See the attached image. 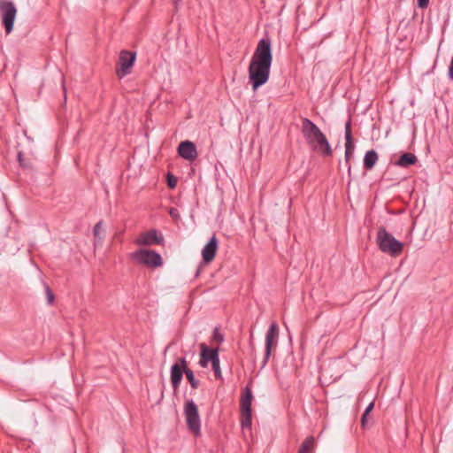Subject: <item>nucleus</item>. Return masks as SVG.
I'll use <instances>...</instances> for the list:
<instances>
[{"mask_svg": "<svg viewBox=\"0 0 453 453\" xmlns=\"http://www.w3.org/2000/svg\"><path fill=\"white\" fill-rule=\"evenodd\" d=\"M315 445V439L313 436H308L300 445L297 453H311Z\"/></svg>", "mask_w": 453, "mask_h": 453, "instance_id": "a211bd4d", "label": "nucleus"}, {"mask_svg": "<svg viewBox=\"0 0 453 453\" xmlns=\"http://www.w3.org/2000/svg\"><path fill=\"white\" fill-rule=\"evenodd\" d=\"M212 340L218 342H222L224 341L223 334L219 331L217 327L213 330Z\"/></svg>", "mask_w": 453, "mask_h": 453, "instance_id": "bb28decb", "label": "nucleus"}, {"mask_svg": "<svg viewBox=\"0 0 453 453\" xmlns=\"http://www.w3.org/2000/svg\"><path fill=\"white\" fill-rule=\"evenodd\" d=\"M168 212L173 219L178 220L180 219V213L176 208L171 207Z\"/></svg>", "mask_w": 453, "mask_h": 453, "instance_id": "cd10ccee", "label": "nucleus"}, {"mask_svg": "<svg viewBox=\"0 0 453 453\" xmlns=\"http://www.w3.org/2000/svg\"><path fill=\"white\" fill-rule=\"evenodd\" d=\"M355 150V145L353 141H349L345 142V161L349 163L350 157L353 155Z\"/></svg>", "mask_w": 453, "mask_h": 453, "instance_id": "aec40b11", "label": "nucleus"}, {"mask_svg": "<svg viewBox=\"0 0 453 453\" xmlns=\"http://www.w3.org/2000/svg\"><path fill=\"white\" fill-rule=\"evenodd\" d=\"M184 416L189 431L196 436L201 434V419L198 407L193 400H188L184 405Z\"/></svg>", "mask_w": 453, "mask_h": 453, "instance_id": "7ed1b4c3", "label": "nucleus"}, {"mask_svg": "<svg viewBox=\"0 0 453 453\" xmlns=\"http://www.w3.org/2000/svg\"><path fill=\"white\" fill-rule=\"evenodd\" d=\"M218 250V239L215 235L211 236L209 242L204 245L202 250L203 261L205 264L211 263L215 256Z\"/></svg>", "mask_w": 453, "mask_h": 453, "instance_id": "f8f14e48", "label": "nucleus"}, {"mask_svg": "<svg viewBox=\"0 0 453 453\" xmlns=\"http://www.w3.org/2000/svg\"><path fill=\"white\" fill-rule=\"evenodd\" d=\"M417 2L418 8L421 9L426 8L429 4V0H417Z\"/></svg>", "mask_w": 453, "mask_h": 453, "instance_id": "c756f323", "label": "nucleus"}, {"mask_svg": "<svg viewBox=\"0 0 453 453\" xmlns=\"http://www.w3.org/2000/svg\"><path fill=\"white\" fill-rule=\"evenodd\" d=\"M165 238L163 234L157 229H150L147 232L142 233L136 239L137 245L150 246V245H163Z\"/></svg>", "mask_w": 453, "mask_h": 453, "instance_id": "1a4fd4ad", "label": "nucleus"}, {"mask_svg": "<svg viewBox=\"0 0 453 453\" xmlns=\"http://www.w3.org/2000/svg\"><path fill=\"white\" fill-rule=\"evenodd\" d=\"M166 181H167V185L170 188H174L177 185L178 180L172 173H167Z\"/></svg>", "mask_w": 453, "mask_h": 453, "instance_id": "4be33fe9", "label": "nucleus"}, {"mask_svg": "<svg viewBox=\"0 0 453 453\" xmlns=\"http://www.w3.org/2000/svg\"><path fill=\"white\" fill-rule=\"evenodd\" d=\"M200 348L201 357L199 364L202 367L205 368L208 366L210 362L212 364L213 362L219 359V351L217 349L209 348L205 343H201Z\"/></svg>", "mask_w": 453, "mask_h": 453, "instance_id": "9b49d317", "label": "nucleus"}, {"mask_svg": "<svg viewBox=\"0 0 453 453\" xmlns=\"http://www.w3.org/2000/svg\"><path fill=\"white\" fill-rule=\"evenodd\" d=\"M278 337H279V326H278L277 323L273 322L269 326V328L265 334V356H264V359L262 362L261 369H263L266 365V364L272 355V349L277 344Z\"/></svg>", "mask_w": 453, "mask_h": 453, "instance_id": "6e6552de", "label": "nucleus"}, {"mask_svg": "<svg viewBox=\"0 0 453 453\" xmlns=\"http://www.w3.org/2000/svg\"><path fill=\"white\" fill-rule=\"evenodd\" d=\"M377 242L380 250L382 252L388 253L391 256H398L403 249V244L396 240L384 227H380L377 234Z\"/></svg>", "mask_w": 453, "mask_h": 453, "instance_id": "f03ea898", "label": "nucleus"}, {"mask_svg": "<svg viewBox=\"0 0 453 453\" xmlns=\"http://www.w3.org/2000/svg\"><path fill=\"white\" fill-rule=\"evenodd\" d=\"M253 399L252 392L249 387H246L242 392L241 399L242 411H251V402Z\"/></svg>", "mask_w": 453, "mask_h": 453, "instance_id": "dca6fc26", "label": "nucleus"}, {"mask_svg": "<svg viewBox=\"0 0 453 453\" xmlns=\"http://www.w3.org/2000/svg\"><path fill=\"white\" fill-rule=\"evenodd\" d=\"M345 140H346V142L353 141V137H352V134H351V123H350V120H349L345 124Z\"/></svg>", "mask_w": 453, "mask_h": 453, "instance_id": "5701e85b", "label": "nucleus"}, {"mask_svg": "<svg viewBox=\"0 0 453 453\" xmlns=\"http://www.w3.org/2000/svg\"><path fill=\"white\" fill-rule=\"evenodd\" d=\"M0 12L2 15V23L8 35L13 30L14 21L17 15V9L13 2L1 0Z\"/></svg>", "mask_w": 453, "mask_h": 453, "instance_id": "423d86ee", "label": "nucleus"}, {"mask_svg": "<svg viewBox=\"0 0 453 453\" xmlns=\"http://www.w3.org/2000/svg\"><path fill=\"white\" fill-rule=\"evenodd\" d=\"M174 365H179L182 369L183 371H187V370H190L189 368H188L187 366V361H186V358L185 357H180L178 359V362L175 363Z\"/></svg>", "mask_w": 453, "mask_h": 453, "instance_id": "c85d7f7f", "label": "nucleus"}, {"mask_svg": "<svg viewBox=\"0 0 453 453\" xmlns=\"http://www.w3.org/2000/svg\"><path fill=\"white\" fill-rule=\"evenodd\" d=\"M302 131L307 143L324 156H330L332 149L326 135L311 119H303Z\"/></svg>", "mask_w": 453, "mask_h": 453, "instance_id": "f257e3e1", "label": "nucleus"}, {"mask_svg": "<svg viewBox=\"0 0 453 453\" xmlns=\"http://www.w3.org/2000/svg\"><path fill=\"white\" fill-rule=\"evenodd\" d=\"M18 159L22 166H26V165L23 163V154L20 151L18 153Z\"/></svg>", "mask_w": 453, "mask_h": 453, "instance_id": "473e14b6", "label": "nucleus"}, {"mask_svg": "<svg viewBox=\"0 0 453 453\" xmlns=\"http://www.w3.org/2000/svg\"><path fill=\"white\" fill-rule=\"evenodd\" d=\"M369 414L368 413H365L364 412L363 415H362V418H361V424H362V426H365V423H366V420H367V416Z\"/></svg>", "mask_w": 453, "mask_h": 453, "instance_id": "2f4dec72", "label": "nucleus"}, {"mask_svg": "<svg viewBox=\"0 0 453 453\" xmlns=\"http://www.w3.org/2000/svg\"><path fill=\"white\" fill-rule=\"evenodd\" d=\"M417 161H418V158L414 154L410 153V152H405L399 157V158L395 162V165L397 166L406 168V167L415 165L417 163Z\"/></svg>", "mask_w": 453, "mask_h": 453, "instance_id": "2eb2a0df", "label": "nucleus"}, {"mask_svg": "<svg viewBox=\"0 0 453 453\" xmlns=\"http://www.w3.org/2000/svg\"><path fill=\"white\" fill-rule=\"evenodd\" d=\"M270 68L271 66L269 65L250 63L249 79L254 91L268 81L270 77Z\"/></svg>", "mask_w": 453, "mask_h": 453, "instance_id": "39448f33", "label": "nucleus"}, {"mask_svg": "<svg viewBox=\"0 0 453 453\" xmlns=\"http://www.w3.org/2000/svg\"><path fill=\"white\" fill-rule=\"evenodd\" d=\"M242 426L243 427H250L252 422V413L251 411H242Z\"/></svg>", "mask_w": 453, "mask_h": 453, "instance_id": "412c9836", "label": "nucleus"}, {"mask_svg": "<svg viewBox=\"0 0 453 453\" xmlns=\"http://www.w3.org/2000/svg\"><path fill=\"white\" fill-rule=\"evenodd\" d=\"M378 161V154L374 150H368L364 157V167L371 170L374 167Z\"/></svg>", "mask_w": 453, "mask_h": 453, "instance_id": "f3484780", "label": "nucleus"}, {"mask_svg": "<svg viewBox=\"0 0 453 453\" xmlns=\"http://www.w3.org/2000/svg\"><path fill=\"white\" fill-rule=\"evenodd\" d=\"M102 227H103V221H99L95 225L94 229H93L94 236L96 238H98L100 241L103 240V238L100 236V231L102 230Z\"/></svg>", "mask_w": 453, "mask_h": 453, "instance_id": "393cba45", "label": "nucleus"}, {"mask_svg": "<svg viewBox=\"0 0 453 453\" xmlns=\"http://www.w3.org/2000/svg\"><path fill=\"white\" fill-rule=\"evenodd\" d=\"M170 373L172 386L176 390L180 385L184 371L179 365H173Z\"/></svg>", "mask_w": 453, "mask_h": 453, "instance_id": "4468645a", "label": "nucleus"}, {"mask_svg": "<svg viewBox=\"0 0 453 453\" xmlns=\"http://www.w3.org/2000/svg\"><path fill=\"white\" fill-rule=\"evenodd\" d=\"M373 408H374V403H373V402H372V403H370L368 404V406L365 408V411H364V412H365V413H368V414H369V413L372 411V409H373Z\"/></svg>", "mask_w": 453, "mask_h": 453, "instance_id": "7c9ffc66", "label": "nucleus"}, {"mask_svg": "<svg viewBox=\"0 0 453 453\" xmlns=\"http://www.w3.org/2000/svg\"><path fill=\"white\" fill-rule=\"evenodd\" d=\"M219 362H220V360L219 359L211 364L212 370L214 372V375L217 379L221 378V371H220Z\"/></svg>", "mask_w": 453, "mask_h": 453, "instance_id": "b1692460", "label": "nucleus"}, {"mask_svg": "<svg viewBox=\"0 0 453 453\" xmlns=\"http://www.w3.org/2000/svg\"><path fill=\"white\" fill-rule=\"evenodd\" d=\"M132 257L138 263L150 267H158L163 264L160 254L152 250L140 249L132 254Z\"/></svg>", "mask_w": 453, "mask_h": 453, "instance_id": "0eeeda50", "label": "nucleus"}, {"mask_svg": "<svg viewBox=\"0 0 453 453\" xmlns=\"http://www.w3.org/2000/svg\"><path fill=\"white\" fill-rule=\"evenodd\" d=\"M45 294L48 304H52L55 299V296L48 285H45Z\"/></svg>", "mask_w": 453, "mask_h": 453, "instance_id": "a878e982", "label": "nucleus"}, {"mask_svg": "<svg viewBox=\"0 0 453 453\" xmlns=\"http://www.w3.org/2000/svg\"><path fill=\"white\" fill-rule=\"evenodd\" d=\"M136 59V52L122 50L119 55L118 74L121 78L127 75L131 72V68L134 65Z\"/></svg>", "mask_w": 453, "mask_h": 453, "instance_id": "9d476101", "label": "nucleus"}, {"mask_svg": "<svg viewBox=\"0 0 453 453\" xmlns=\"http://www.w3.org/2000/svg\"><path fill=\"white\" fill-rule=\"evenodd\" d=\"M273 54L272 44L269 38L259 40L257 49L250 59V64L272 65Z\"/></svg>", "mask_w": 453, "mask_h": 453, "instance_id": "20e7f679", "label": "nucleus"}, {"mask_svg": "<svg viewBox=\"0 0 453 453\" xmlns=\"http://www.w3.org/2000/svg\"><path fill=\"white\" fill-rule=\"evenodd\" d=\"M184 373H185L186 378L188 380L190 386L192 387V388L197 389L198 387L200 386V381L196 379L193 371L192 370H187V371H185Z\"/></svg>", "mask_w": 453, "mask_h": 453, "instance_id": "6ab92c4d", "label": "nucleus"}, {"mask_svg": "<svg viewBox=\"0 0 453 453\" xmlns=\"http://www.w3.org/2000/svg\"><path fill=\"white\" fill-rule=\"evenodd\" d=\"M178 154L186 160H193L197 156L196 145L190 141H183L178 146Z\"/></svg>", "mask_w": 453, "mask_h": 453, "instance_id": "ddd939ff", "label": "nucleus"}, {"mask_svg": "<svg viewBox=\"0 0 453 453\" xmlns=\"http://www.w3.org/2000/svg\"><path fill=\"white\" fill-rule=\"evenodd\" d=\"M252 338H253V334L252 333L250 334V343H252Z\"/></svg>", "mask_w": 453, "mask_h": 453, "instance_id": "72a5a7b5", "label": "nucleus"}]
</instances>
